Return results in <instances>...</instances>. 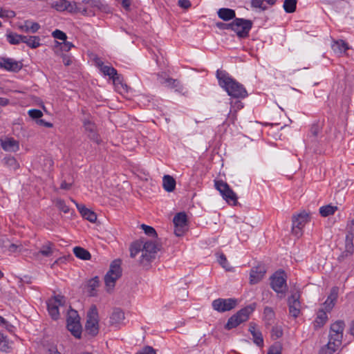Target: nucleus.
Returning a JSON list of instances; mask_svg holds the SVG:
<instances>
[{
  "label": "nucleus",
  "mask_w": 354,
  "mask_h": 354,
  "mask_svg": "<svg viewBox=\"0 0 354 354\" xmlns=\"http://www.w3.org/2000/svg\"><path fill=\"white\" fill-rule=\"evenodd\" d=\"M160 250V245L152 241L145 243L138 241L131 245L130 256L134 258L139 252H141L139 264L145 269H148L151 262L155 259L157 252Z\"/></svg>",
  "instance_id": "obj_1"
},
{
  "label": "nucleus",
  "mask_w": 354,
  "mask_h": 354,
  "mask_svg": "<svg viewBox=\"0 0 354 354\" xmlns=\"http://www.w3.org/2000/svg\"><path fill=\"white\" fill-rule=\"evenodd\" d=\"M216 77L219 85L230 96L234 98H245L248 95L243 85L232 78L225 71L217 70Z\"/></svg>",
  "instance_id": "obj_2"
},
{
  "label": "nucleus",
  "mask_w": 354,
  "mask_h": 354,
  "mask_svg": "<svg viewBox=\"0 0 354 354\" xmlns=\"http://www.w3.org/2000/svg\"><path fill=\"white\" fill-rule=\"evenodd\" d=\"M122 275L121 260L115 259L110 265L107 273L104 276V283L107 292H111L115 286L116 281Z\"/></svg>",
  "instance_id": "obj_3"
},
{
  "label": "nucleus",
  "mask_w": 354,
  "mask_h": 354,
  "mask_svg": "<svg viewBox=\"0 0 354 354\" xmlns=\"http://www.w3.org/2000/svg\"><path fill=\"white\" fill-rule=\"evenodd\" d=\"M85 330L91 337L96 336L99 333V315L95 305H92L87 312Z\"/></svg>",
  "instance_id": "obj_4"
},
{
  "label": "nucleus",
  "mask_w": 354,
  "mask_h": 354,
  "mask_svg": "<svg viewBox=\"0 0 354 354\" xmlns=\"http://www.w3.org/2000/svg\"><path fill=\"white\" fill-rule=\"evenodd\" d=\"M254 310V306L253 307L252 305L248 306L241 309L236 314L233 315L228 319L225 328L227 330L236 328L241 323L247 321L250 315L253 312Z\"/></svg>",
  "instance_id": "obj_5"
},
{
  "label": "nucleus",
  "mask_w": 354,
  "mask_h": 354,
  "mask_svg": "<svg viewBox=\"0 0 354 354\" xmlns=\"http://www.w3.org/2000/svg\"><path fill=\"white\" fill-rule=\"evenodd\" d=\"M100 0H83L81 3H75L74 12H80L85 16H94L95 11L102 8Z\"/></svg>",
  "instance_id": "obj_6"
},
{
  "label": "nucleus",
  "mask_w": 354,
  "mask_h": 354,
  "mask_svg": "<svg viewBox=\"0 0 354 354\" xmlns=\"http://www.w3.org/2000/svg\"><path fill=\"white\" fill-rule=\"evenodd\" d=\"M270 286L277 293L285 295L288 287L286 274L284 271H277L270 277Z\"/></svg>",
  "instance_id": "obj_7"
},
{
  "label": "nucleus",
  "mask_w": 354,
  "mask_h": 354,
  "mask_svg": "<svg viewBox=\"0 0 354 354\" xmlns=\"http://www.w3.org/2000/svg\"><path fill=\"white\" fill-rule=\"evenodd\" d=\"M215 187L220 192L223 199L232 205H236L238 203L236 194L230 187L229 185L220 180H215Z\"/></svg>",
  "instance_id": "obj_8"
},
{
  "label": "nucleus",
  "mask_w": 354,
  "mask_h": 354,
  "mask_svg": "<svg viewBox=\"0 0 354 354\" xmlns=\"http://www.w3.org/2000/svg\"><path fill=\"white\" fill-rule=\"evenodd\" d=\"M80 317L77 312L75 310H71L68 313L67 328L76 338L80 339L82 334V326L80 322Z\"/></svg>",
  "instance_id": "obj_9"
},
{
  "label": "nucleus",
  "mask_w": 354,
  "mask_h": 354,
  "mask_svg": "<svg viewBox=\"0 0 354 354\" xmlns=\"http://www.w3.org/2000/svg\"><path fill=\"white\" fill-rule=\"evenodd\" d=\"M232 30L236 32L237 37L240 39L247 38L249 36V32L252 28L253 23L251 20L242 18H235L233 20Z\"/></svg>",
  "instance_id": "obj_10"
},
{
  "label": "nucleus",
  "mask_w": 354,
  "mask_h": 354,
  "mask_svg": "<svg viewBox=\"0 0 354 354\" xmlns=\"http://www.w3.org/2000/svg\"><path fill=\"white\" fill-rule=\"evenodd\" d=\"M345 323L342 320H337L331 324L330 326L328 339L341 346L343 340V333Z\"/></svg>",
  "instance_id": "obj_11"
},
{
  "label": "nucleus",
  "mask_w": 354,
  "mask_h": 354,
  "mask_svg": "<svg viewBox=\"0 0 354 354\" xmlns=\"http://www.w3.org/2000/svg\"><path fill=\"white\" fill-rule=\"evenodd\" d=\"M237 299L234 298H218L214 300L212 305L214 310L220 313H223L234 308L237 305Z\"/></svg>",
  "instance_id": "obj_12"
},
{
  "label": "nucleus",
  "mask_w": 354,
  "mask_h": 354,
  "mask_svg": "<svg viewBox=\"0 0 354 354\" xmlns=\"http://www.w3.org/2000/svg\"><path fill=\"white\" fill-rule=\"evenodd\" d=\"M309 216L305 211L292 216V233L296 236L301 234V230L308 222Z\"/></svg>",
  "instance_id": "obj_13"
},
{
  "label": "nucleus",
  "mask_w": 354,
  "mask_h": 354,
  "mask_svg": "<svg viewBox=\"0 0 354 354\" xmlns=\"http://www.w3.org/2000/svg\"><path fill=\"white\" fill-rule=\"evenodd\" d=\"M22 67L23 64L21 62L16 61L12 58H0V68L1 69H4L10 72L17 73L22 68Z\"/></svg>",
  "instance_id": "obj_14"
},
{
  "label": "nucleus",
  "mask_w": 354,
  "mask_h": 354,
  "mask_svg": "<svg viewBox=\"0 0 354 354\" xmlns=\"http://www.w3.org/2000/svg\"><path fill=\"white\" fill-rule=\"evenodd\" d=\"M300 295L298 292L292 294L288 300L289 313L295 318L297 317L301 312Z\"/></svg>",
  "instance_id": "obj_15"
},
{
  "label": "nucleus",
  "mask_w": 354,
  "mask_h": 354,
  "mask_svg": "<svg viewBox=\"0 0 354 354\" xmlns=\"http://www.w3.org/2000/svg\"><path fill=\"white\" fill-rule=\"evenodd\" d=\"M266 272L265 265L259 264L251 269L250 273V283L253 285L261 281Z\"/></svg>",
  "instance_id": "obj_16"
},
{
  "label": "nucleus",
  "mask_w": 354,
  "mask_h": 354,
  "mask_svg": "<svg viewBox=\"0 0 354 354\" xmlns=\"http://www.w3.org/2000/svg\"><path fill=\"white\" fill-rule=\"evenodd\" d=\"M338 294H339V288L337 286H333L330 289V294L328 295L326 300L323 304L326 311L329 313L334 308V306L337 301Z\"/></svg>",
  "instance_id": "obj_17"
},
{
  "label": "nucleus",
  "mask_w": 354,
  "mask_h": 354,
  "mask_svg": "<svg viewBox=\"0 0 354 354\" xmlns=\"http://www.w3.org/2000/svg\"><path fill=\"white\" fill-rule=\"evenodd\" d=\"M72 201L75 204L77 209L84 218L88 220L91 223H95L97 221V214L93 211L88 209L84 205L76 203L73 200H72Z\"/></svg>",
  "instance_id": "obj_18"
},
{
  "label": "nucleus",
  "mask_w": 354,
  "mask_h": 354,
  "mask_svg": "<svg viewBox=\"0 0 354 354\" xmlns=\"http://www.w3.org/2000/svg\"><path fill=\"white\" fill-rule=\"evenodd\" d=\"M55 251V244L50 241H47L43 244L39 250L33 254L35 258H39L40 255L49 257L53 255Z\"/></svg>",
  "instance_id": "obj_19"
},
{
  "label": "nucleus",
  "mask_w": 354,
  "mask_h": 354,
  "mask_svg": "<svg viewBox=\"0 0 354 354\" xmlns=\"http://www.w3.org/2000/svg\"><path fill=\"white\" fill-rule=\"evenodd\" d=\"M52 8L57 11L68 10L70 12H74L75 4L72 5L66 0H53L50 3Z\"/></svg>",
  "instance_id": "obj_20"
},
{
  "label": "nucleus",
  "mask_w": 354,
  "mask_h": 354,
  "mask_svg": "<svg viewBox=\"0 0 354 354\" xmlns=\"http://www.w3.org/2000/svg\"><path fill=\"white\" fill-rule=\"evenodd\" d=\"M324 126V122L317 120L310 126L308 138L311 142H317V137L322 132Z\"/></svg>",
  "instance_id": "obj_21"
},
{
  "label": "nucleus",
  "mask_w": 354,
  "mask_h": 354,
  "mask_svg": "<svg viewBox=\"0 0 354 354\" xmlns=\"http://www.w3.org/2000/svg\"><path fill=\"white\" fill-rule=\"evenodd\" d=\"M1 145L3 150L6 151L15 152L19 149V143L13 138H6L1 140Z\"/></svg>",
  "instance_id": "obj_22"
},
{
  "label": "nucleus",
  "mask_w": 354,
  "mask_h": 354,
  "mask_svg": "<svg viewBox=\"0 0 354 354\" xmlns=\"http://www.w3.org/2000/svg\"><path fill=\"white\" fill-rule=\"evenodd\" d=\"M95 62L96 66L104 75H107L111 78L117 75V71L113 67L104 65L100 58H96Z\"/></svg>",
  "instance_id": "obj_23"
},
{
  "label": "nucleus",
  "mask_w": 354,
  "mask_h": 354,
  "mask_svg": "<svg viewBox=\"0 0 354 354\" xmlns=\"http://www.w3.org/2000/svg\"><path fill=\"white\" fill-rule=\"evenodd\" d=\"M326 313L327 311L324 308L319 310L313 324L315 330L320 328L326 324L328 319Z\"/></svg>",
  "instance_id": "obj_24"
},
{
  "label": "nucleus",
  "mask_w": 354,
  "mask_h": 354,
  "mask_svg": "<svg viewBox=\"0 0 354 354\" xmlns=\"http://www.w3.org/2000/svg\"><path fill=\"white\" fill-rule=\"evenodd\" d=\"M124 319V313L119 308L113 309L110 316V324L112 326H116L121 324Z\"/></svg>",
  "instance_id": "obj_25"
},
{
  "label": "nucleus",
  "mask_w": 354,
  "mask_h": 354,
  "mask_svg": "<svg viewBox=\"0 0 354 354\" xmlns=\"http://www.w3.org/2000/svg\"><path fill=\"white\" fill-rule=\"evenodd\" d=\"M100 286V279L97 276L90 279L86 282L87 292L90 297H95L97 295L96 288Z\"/></svg>",
  "instance_id": "obj_26"
},
{
  "label": "nucleus",
  "mask_w": 354,
  "mask_h": 354,
  "mask_svg": "<svg viewBox=\"0 0 354 354\" xmlns=\"http://www.w3.org/2000/svg\"><path fill=\"white\" fill-rule=\"evenodd\" d=\"M217 14L218 17L225 21H228L236 18L235 11L230 8H220Z\"/></svg>",
  "instance_id": "obj_27"
},
{
  "label": "nucleus",
  "mask_w": 354,
  "mask_h": 354,
  "mask_svg": "<svg viewBox=\"0 0 354 354\" xmlns=\"http://www.w3.org/2000/svg\"><path fill=\"white\" fill-rule=\"evenodd\" d=\"M176 180L169 175H165L162 178V186L165 191L173 192L176 187Z\"/></svg>",
  "instance_id": "obj_28"
},
{
  "label": "nucleus",
  "mask_w": 354,
  "mask_h": 354,
  "mask_svg": "<svg viewBox=\"0 0 354 354\" xmlns=\"http://www.w3.org/2000/svg\"><path fill=\"white\" fill-rule=\"evenodd\" d=\"M339 347L340 346L328 339V342L320 348L318 354H333Z\"/></svg>",
  "instance_id": "obj_29"
},
{
  "label": "nucleus",
  "mask_w": 354,
  "mask_h": 354,
  "mask_svg": "<svg viewBox=\"0 0 354 354\" xmlns=\"http://www.w3.org/2000/svg\"><path fill=\"white\" fill-rule=\"evenodd\" d=\"M40 37L38 36H24L23 37V43H25L31 48H36L40 46Z\"/></svg>",
  "instance_id": "obj_30"
},
{
  "label": "nucleus",
  "mask_w": 354,
  "mask_h": 354,
  "mask_svg": "<svg viewBox=\"0 0 354 354\" xmlns=\"http://www.w3.org/2000/svg\"><path fill=\"white\" fill-rule=\"evenodd\" d=\"M73 253L76 257L82 260H90L91 258L90 252L82 247H75L73 248Z\"/></svg>",
  "instance_id": "obj_31"
},
{
  "label": "nucleus",
  "mask_w": 354,
  "mask_h": 354,
  "mask_svg": "<svg viewBox=\"0 0 354 354\" xmlns=\"http://www.w3.org/2000/svg\"><path fill=\"white\" fill-rule=\"evenodd\" d=\"M47 308L50 317L57 320L59 317V306L54 304L50 299L47 302Z\"/></svg>",
  "instance_id": "obj_32"
},
{
  "label": "nucleus",
  "mask_w": 354,
  "mask_h": 354,
  "mask_svg": "<svg viewBox=\"0 0 354 354\" xmlns=\"http://www.w3.org/2000/svg\"><path fill=\"white\" fill-rule=\"evenodd\" d=\"M333 51L336 53H344L348 49V44L343 40H339L335 41L332 45Z\"/></svg>",
  "instance_id": "obj_33"
},
{
  "label": "nucleus",
  "mask_w": 354,
  "mask_h": 354,
  "mask_svg": "<svg viewBox=\"0 0 354 354\" xmlns=\"http://www.w3.org/2000/svg\"><path fill=\"white\" fill-rule=\"evenodd\" d=\"M173 223L174 225L180 227L187 226V220L186 214L185 212L177 213L174 217Z\"/></svg>",
  "instance_id": "obj_34"
},
{
  "label": "nucleus",
  "mask_w": 354,
  "mask_h": 354,
  "mask_svg": "<svg viewBox=\"0 0 354 354\" xmlns=\"http://www.w3.org/2000/svg\"><path fill=\"white\" fill-rule=\"evenodd\" d=\"M23 37L24 35H18L12 32H10L6 35L8 41L12 45H17L21 42H23Z\"/></svg>",
  "instance_id": "obj_35"
},
{
  "label": "nucleus",
  "mask_w": 354,
  "mask_h": 354,
  "mask_svg": "<svg viewBox=\"0 0 354 354\" xmlns=\"http://www.w3.org/2000/svg\"><path fill=\"white\" fill-rule=\"evenodd\" d=\"M337 209V206H333L331 205H327L322 206L319 208V214L323 217H326L330 215L334 214V213Z\"/></svg>",
  "instance_id": "obj_36"
},
{
  "label": "nucleus",
  "mask_w": 354,
  "mask_h": 354,
  "mask_svg": "<svg viewBox=\"0 0 354 354\" xmlns=\"http://www.w3.org/2000/svg\"><path fill=\"white\" fill-rule=\"evenodd\" d=\"M276 1L277 0H252L251 4L252 7L259 8L265 10L267 9V6L264 5V2L270 6H273Z\"/></svg>",
  "instance_id": "obj_37"
},
{
  "label": "nucleus",
  "mask_w": 354,
  "mask_h": 354,
  "mask_svg": "<svg viewBox=\"0 0 354 354\" xmlns=\"http://www.w3.org/2000/svg\"><path fill=\"white\" fill-rule=\"evenodd\" d=\"M353 235L346 234L345 240V248L346 254H353L354 252Z\"/></svg>",
  "instance_id": "obj_38"
},
{
  "label": "nucleus",
  "mask_w": 354,
  "mask_h": 354,
  "mask_svg": "<svg viewBox=\"0 0 354 354\" xmlns=\"http://www.w3.org/2000/svg\"><path fill=\"white\" fill-rule=\"evenodd\" d=\"M169 88H174L176 91L181 93L183 91V86L180 83V82L177 79H173L170 77L169 79L168 83L166 86Z\"/></svg>",
  "instance_id": "obj_39"
},
{
  "label": "nucleus",
  "mask_w": 354,
  "mask_h": 354,
  "mask_svg": "<svg viewBox=\"0 0 354 354\" xmlns=\"http://www.w3.org/2000/svg\"><path fill=\"white\" fill-rule=\"evenodd\" d=\"M12 350L6 336L0 332V351L9 353Z\"/></svg>",
  "instance_id": "obj_40"
},
{
  "label": "nucleus",
  "mask_w": 354,
  "mask_h": 354,
  "mask_svg": "<svg viewBox=\"0 0 354 354\" xmlns=\"http://www.w3.org/2000/svg\"><path fill=\"white\" fill-rule=\"evenodd\" d=\"M297 0H285L283 2V9L287 13L295 12L297 8Z\"/></svg>",
  "instance_id": "obj_41"
},
{
  "label": "nucleus",
  "mask_w": 354,
  "mask_h": 354,
  "mask_svg": "<svg viewBox=\"0 0 354 354\" xmlns=\"http://www.w3.org/2000/svg\"><path fill=\"white\" fill-rule=\"evenodd\" d=\"M264 319L266 325H271L274 317V313L272 308L266 306L263 311Z\"/></svg>",
  "instance_id": "obj_42"
},
{
  "label": "nucleus",
  "mask_w": 354,
  "mask_h": 354,
  "mask_svg": "<svg viewBox=\"0 0 354 354\" xmlns=\"http://www.w3.org/2000/svg\"><path fill=\"white\" fill-rule=\"evenodd\" d=\"M3 162L6 165L13 169L19 168V165L16 159L12 156H6L3 158Z\"/></svg>",
  "instance_id": "obj_43"
},
{
  "label": "nucleus",
  "mask_w": 354,
  "mask_h": 354,
  "mask_svg": "<svg viewBox=\"0 0 354 354\" xmlns=\"http://www.w3.org/2000/svg\"><path fill=\"white\" fill-rule=\"evenodd\" d=\"M83 126L87 134L88 133H91L93 131L97 129L95 124L88 119H84L83 120Z\"/></svg>",
  "instance_id": "obj_44"
},
{
  "label": "nucleus",
  "mask_w": 354,
  "mask_h": 354,
  "mask_svg": "<svg viewBox=\"0 0 354 354\" xmlns=\"http://www.w3.org/2000/svg\"><path fill=\"white\" fill-rule=\"evenodd\" d=\"M56 207L65 214L69 213L70 208L66 205L65 201L62 199H57L55 202Z\"/></svg>",
  "instance_id": "obj_45"
},
{
  "label": "nucleus",
  "mask_w": 354,
  "mask_h": 354,
  "mask_svg": "<svg viewBox=\"0 0 354 354\" xmlns=\"http://www.w3.org/2000/svg\"><path fill=\"white\" fill-rule=\"evenodd\" d=\"M283 335V330L281 326H275L272 328L271 337L273 339H277Z\"/></svg>",
  "instance_id": "obj_46"
},
{
  "label": "nucleus",
  "mask_w": 354,
  "mask_h": 354,
  "mask_svg": "<svg viewBox=\"0 0 354 354\" xmlns=\"http://www.w3.org/2000/svg\"><path fill=\"white\" fill-rule=\"evenodd\" d=\"M55 43H56L55 46L57 47V46H60V49L62 51L68 52L73 47H74V45L71 42L67 41L66 40L63 41L62 43L58 42V41H55Z\"/></svg>",
  "instance_id": "obj_47"
},
{
  "label": "nucleus",
  "mask_w": 354,
  "mask_h": 354,
  "mask_svg": "<svg viewBox=\"0 0 354 354\" xmlns=\"http://www.w3.org/2000/svg\"><path fill=\"white\" fill-rule=\"evenodd\" d=\"M141 228L144 230L145 233L151 237H157V233L153 227L147 225L145 224L141 225Z\"/></svg>",
  "instance_id": "obj_48"
},
{
  "label": "nucleus",
  "mask_w": 354,
  "mask_h": 354,
  "mask_svg": "<svg viewBox=\"0 0 354 354\" xmlns=\"http://www.w3.org/2000/svg\"><path fill=\"white\" fill-rule=\"evenodd\" d=\"M253 337L254 342L259 346H262L263 344V339L262 336V333L260 330L257 331L256 333H253L252 335Z\"/></svg>",
  "instance_id": "obj_49"
},
{
  "label": "nucleus",
  "mask_w": 354,
  "mask_h": 354,
  "mask_svg": "<svg viewBox=\"0 0 354 354\" xmlns=\"http://www.w3.org/2000/svg\"><path fill=\"white\" fill-rule=\"evenodd\" d=\"M234 26H237L236 24H233V21L231 23H223V22H217L216 23V26L220 30H232V27Z\"/></svg>",
  "instance_id": "obj_50"
},
{
  "label": "nucleus",
  "mask_w": 354,
  "mask_h": 354,
  "mask_svg": "<svg viewBox=\"0 0 354 354\" xmlns=\"http://www.w3.org/2000/svg\"><path fill=\"white\" fill-rule=\"evenodd\" d=\"M52 35L55 39H57L62 41H65L67 39L66 33L58 29L54 30L52 32Z\"/></svg>",
  "instance_id": "obj_51"
},
{
  "label": "nucleus",
  "mask_w": 354,
  "mask_h": 354,
  "mask_svg": "<svg viewBox=\"0 0 354 354\" xmlns=\"http://www.w3.org/2000/svg\"><path fill=\"white\" fill-rule=\"evenodd\" d=\"M218 262L221 265V266L225 268L226 270H230V267L227 263V261L226 257L224 254L221 253L218 255Z\"/></svg>",
  "instance_id": "obj_52"
},
{
  "label": "nucleus",
  "mask_w": 354,
  "mask_h": 354,
  "mask_svg": "<svg viewBox=\"0 0 354 354\" xmlns=\"http://www.w3.org/2000/svg\"><path fill=\"white\" fill-rule=\"evenodd\" d=\"M50 300L54 304H57V306H64L66 302L65 297L60 295H55L53 298L50 299Z\"/></svg>",
  "instance_id": "obj_53"
},
{
  "label": "nucleus",
  "mask_w": 354,
  "mask_h": 354,
  "mask_svg": "<svg viewBox=\"0 0 354 354\" xmlns=\"http://www.w3.org/2000/svg\"><path fill=\"white\" fill-rule=\"evenodd\" d=\"M267 354H281V346L279 344H274L269 348Z\"/></svg>",
  "instance_id": "obj_54"
},
{
  "label": "nucleus",
  "mask_w": 354,
  "mask_h": 354,
  "mask_svg": "<svg viewBox=\"0 0 354 354\" xmlns=\"http://www.w3.org/2000/svg\"><path fill=\"white\" fill-rule=\"evenodd\" d=\"M28 115L32 119L37 120L43 116V113L39 109H31L28 111Z\"/></svg>",
  "instance_id": "obj_55"
},
{
  "label": "nucleus",
  "mask_w": 354,
  "mask_h": 354,
  "mask_svg": "<svg viewBox=\"0 0 354 354\" xmlns=\"http://www.w3.org/2000/svg\"><path fill=\"white\" fill-rule=\"evenodd\" d=\"M157 76L158 82L166 86L170 77L167 76L165 73H159Z\"/></svg>",
  "instance_id": "obj_56"
},
{
  "label": "nucleus",
  "mask_w": 354,
  "mask_h": 354,
  "mask_svg": "<svg viewBox=\"0 0 354 354\" xmlns=\"http://www.w3.org/2000/svg\"><path fill=\"white\" fill-rule=\"evenodd\" d=\"M136 354H156V351L152 346H146Z\"/></svg>",
  "instance_id": "obj_57"
},
{
  "label": "nucleus",
  "mask_w": 354,
  "mask_h": 354,
  "mask_svg": "<svg viewBox=\"0 0 354 354\" xmlns=\"http://www.w3.org/2000/svg\"><path fill=\"white\" fill-rule=\"evenodd\" d=\"M88 138L92 141L99 144L100 142V136L97 133V129L93 131L91 133L87 134Z\"/></svg>",
  "instance_id": "obj_58"
},
{
  "label": "nucleus",
  "mask_w": 354,
  "mask_h": 354,
  "mask_svg": "<svg viewBox=\"0 0 354 354\" xmlns=\"http://www.w3.org/2000/svg\"><path fill=\"white\" fill-rule=\"evenodd\" d=\"M111 79L113 80V83L115 84H120L122 86V87L127 88V85L123 84V83H122V81H123L122 76L121 75L118 74V73H117V75H114V77H111Z\"/></svg>",
  "instance_id": "obj_59"
},
{
  "label": "nucleus",
  "mask_w": 354,
  "mask_h": 354,
  "mask_svg": "<svg viewBox=\"0 0 354 354\" xmlns=\"http://www.w3.org/2000/svg\"><path fill=\"white\" fill-rule=\"evenodd\" d=\"M187 230V226H177L174 225V234L177 236H181Z\"/></svg>",
  "instance_id": "obj_60"
},
{
  "label": "nucleus",
  "mask_w": 354,
  "mask_h": 354,
  "mask_svg": "<svg viewBox=\"0 0 354 354\" xmlns=\"http://www.w3.org/2000/svg\"><path fill=\"white\" fill-rule=\"evenodd\" d=\"M239 232L241 234L243 232H248L250 231V227L246 223H242L239 227Z\"/></svg>",
  "instance_id": "obj_61"
},
{
  "label": "nucleus",
  "mask_w": 354,
  "mask_h": 354,
  "mask_svg": "<svg viewBox=\"0 0 354 354\" xmlns=\"http://www.w3.org/2000/svg\"><path fill=\"white\" fill-rule=\"evenodd\" d=\"M178 4L180 7L187 9L191 7V3L189 0H178Z\"/></svg>",
  "instance_id": "obj_62"
},
{
  "label": "nucleus",
  "mask_w": 354,
  "mask_h": 354,
  "mask_svg": "<svg viewBox=\"0 0 354 354\" xmlns=\"http://www.w3.org/2000/svg\"><path fill=\"white\" fill-rule=\"evenodd\" d=\"M36 122L37 124L40 126H44L48 128H51L53 126L51 122H46L44 120L41 119V118L39 120H36Z\"/></svg>",
  "instance_id": "obj_63"
},
{
  "label": "nucleus",
  "mask_w": 354,
  "mask_h": 354,
  "mask_svg": "<svg viewBox=\"0 0 354 354\" xmlns=\"http://www.w3.org/2000/svg\"><path fill=\"white\" fill-rule=\"evenodd\" d=\"M347 234L354 236V219H353L346 226Z\"/></svg>",
  "instance_id": "obj_64"
}]
</instances>
